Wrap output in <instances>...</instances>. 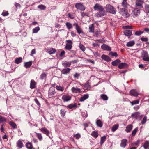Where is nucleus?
Returning a JSON list of instances; mask_svg holds the SVG:
<instances>
[{
    "instance_id": "obj_24",
    "label": "nucleus",
    "mask_w": 149,
    "mask_h": 149,
    "mask_svg": "<svg viewBox=\"0 0 149 149\" xmlns=\"http://www.w3.org/2000/svg\"><path fill=\"white\" fill-rule=\"evenodd\" d=\"M36 83L33 80L31 81L30 84V88L31 89L34 88L36 86Z\"/></svg>"
},
{
    "instance_id": "obj_46",
    "label": "nucleus",
    "mask_w": 149,
    "mask_h": 149,
    "mask_svg": "<svg viewBox=\"0 0 149 149\" xmlns=\"http://www.w3.org/2000/svg\"><path fill=\"white\" fill-rule=\"evenodd\" d=\"M56 88L57 90L61 91H63L64 89L63 87H61L60 86L58 85L56 86Z\"/></svg>"
},
{
    "instance_id": "obj_44",
    "label": "nucleus",
    "mask_w": 149,
    "mask_h": 149,
    "mask_svg": "<svg viewBox=\"0 0 149 149\" xmlns=\"http://www.w3.org/2000/svg\"><path fill=\"white\" fill-rule=\"evenodd\" d=\"M46 76L47 74L45 73H42L40 75V78L41 79H45Z\"/></svg>"
},
{
    "instance_id": "obj_64",
    "label": "nucleus",
    "mask_w": 149,
    "mask_h": 149,
    "mask_svg": "<svg viewBox=\"0 0 149 149\" xmlns=\"http://www.w3.org/2000/svg\"><path fill=\"white\" fill-rule=\"evenodd\" d=\"M110 54L113 56L117 57L118 55L116 52L113 53L112 52H111Z\"/></svg>"
},
{
    "instance_id": "obj_22",
    "label": "nucleus",
    "mask_w": 149,
    "mask_h": 149,
    "mask_svg": "<svg viewBox=\"0 0 149 149\" xmlns=\"http://www.w3.org/2000/svg\"><path fill=\"white\" fill-rule=\"evenodd\" d=\"M89 97V95L88 94L84 95L83 96L81 97L79 101L83 102L86 100L88 99Z\"/></svg>"
},
{
    "instance_id": "obj_39",
    "label": "nucleus",
    "mask_w": 149,
    "mask_h": 149,
    "mask_svg": "<svg viewBox=\"0 0 149 149\" xmlns=\"http://www.w3.org/2000/svg\"><path fill=\"white\" fill-rule=\"evenodd\" d=\"M127 0H123V1L122 3V5L123 7L127 8L128 4L127 2Z\"/></svg>"
},
{
    "instance_id": "obj_41",
    "label": "nucleus",
    "mask_w": 149,
    "mask_h": 149,
    "mask_svg": "<svg viewBox=\"0 0 149 149\" xmlns=\"http://www.w3.org/2000/svg\"><path fill=\"white\" fill-rule=\"evenodd\" d=\"M130 102L132 105H134L138 104L139 101V100H137L133 101L132 102H131V101H130Z\"/></svg>"
},
{
    "instance_id": "obj_53",
    "label": "nucleus",
    "mask_w": 149,
    "mask_h": 149,
    "mask_svg": "<svg viewBox=\"0 0 149 149\" xmlns=\"http://www.w3.org/2000/svg\"><path fill=\"white\" fill-rule=\"evenodd\" d=\"M91 135L93 137H94L95 138H96L98 136V134L97 132L95 131H94L92 133Z\"/></svg>"
},
{
    "instance_id": "obj_15",
    "label": "nucleus",
    "mask_w": 149,
    "mask_h": 149,
    "mask_svg": "<svg viewBox=\"0 0 149 149\" xmlns=\"http://www.w3.org/2000/svg\"><path fill=\"white\" fill-rule=\"evenodd\" d=\"M130 92L131 95L134 96H136L139 95L138 92L134 89H132L130 90Z\"/></svg>"
},
{
    "instance_id": "obj_34",
    "label": "nucleus",
    "mask_w": 149,
    "mask_h": 149,
    "mask_svg": "<svg viewBox=\"0 0 149 149\" xmlns=\"http://www.w3.org/2000/svg\"><path fill=\"white\" fill-rule=\"evenodd\" d=\"M40 30V28L39 26L36 27L33 29L32 33H37Z\"/></svg>"
},
{
    "instance_id": "obj_57",
    "label": "nucleus",
    "mask_w": 149,
    "mask_h": 149,
    "mask_svg": "<svg viewBox=\"0 0 149 149\" xmlns=\"http://www.w3.org/2000/svg\"><path fill=\"white\" fill-rule=\"evenodd\" d=\"M84 87L87 90L91 88V86L88 83L84 85Z\"/></svg>"
},
{
    "instance_id": "obj_12",
    "label": "nucleus",
    "mask_w": 149,
    "mask_h": 149,
    "mask_svg": "<svg viewBox=\"0 0 149 149\" xmlns=\"http://www.w3.org/2000/svg\"><path fill=\"white\" fill-rule=\"evenodd\" d=\"M105 14V12L103 10H100L96 14V17H100L104 16Z\"/></svg>"
},
{
    "instance_id": "obj_26",
    "label": "nucleus",
    "mask_w": 149,
    "mask_h": 149,
    "mask_svg": "<svg viewBox=\"0 0 149 149\" xmlns=\"http://www.w3.org/2000/svg\"><path fill=\"white\" fill-rule=\"evenodd\" d=\"M121 61L119 59H117L113 61L111 63L112 65L114 66H117L119 63H120Z\"/></svg>"
},
{
    "instance_id": "obj_19",
    "label": "nucleus",
    "mask_w": 149,
    "mask_h": 149,
    "mask_svg": "<svg viewBox=\"0 0 149 149\" xmlns=\"http://www.w3.org/2000/svg\"><path fill=\"white\" fill-rule=\"evenodd\" d=\"M127 140L126 139L122 140L120 144L121 147L125 148L127 145Z\"/></svg>"
},
{
    "instance_id": "obj_14",
    "label": "nucleus",
    "mask_w": 149,
    "mask_h": 149,
    "mask_svg": "<svg viewBox=\"0 0 149 149\" xmlns=\"http://www.w3.org/2000/svg\"><path fill=\"white\" fill-rule=\"evenodd\" d=\"M101 48L104 50L110 51L111 50V48L110 47L105 44H103L102 45Z\"/></svg>"
},
{
    "instance_id": "obj_5",
    "label": "nucleus",
    "mask_w": 149,
    "mask_h": 149,
    "mask_svg": "<svg viewBox=\"0 0 149 149\" xmlns=\"http://www.w3.org/2000/svg\"><path fill=\"white\" fill-rule=\"evenodd\" d=\"M56 92L55 88L53 87H51L49 90L48 96L49 98L52 97L55 94Z\"/></svg>"
},
{
    "instance_id": "obj_58",
    "label": "nucleus",
    "mask_w": 149,
    "mask_h": 149,
    "mask_svg": "<svg viewBox=\"0 0 149 149\" xmlns=\"http://www.w3.org/2000/svg\"><path fill=\"white\" fill-rule=\"evenodd\" d=\"M145 7L146 11L149 13V5L146 4Z\"/></svg>"
},
{
    "instance_id": "obj_13",
    "label": "nucleus",
    "mask_w": 149,
    "mask_h": 149,
    "mask_svg": "<svg viewBox=\"0 0 149 149\" xmlns=\"http://www.w3.org/2000/svg\"><path fill=\"white\" fill-rule=\"evenodd\" d=\"M47 53L50 54H54L56 52V49L54 48H53L52 47H50L47 48Z\"/></svg>"
},
{
    "instance_id": "obj_28",
    "label": "nucleus",
    "mask_w": 149,
    "mask_h": 149,
    "mask_svg": "<svg viewBox=\"0 0 149 149\" xmlns=\"http://www.w3.org/2000/svg\"><path fill=\"white\" fill-rule=\"evenodd\" d=\"M65 25L67 28L68 30L72 29L73 27L72 24L69 22H66Z\"/></svg>"
},
{
    "instance_id": "obj_23",
    "label": "nucleus",
    "mask_w": 149,
    "mask_h": 149,
    "mask_svg": "<svg viewBox=\"0 0 149 149\" xmlns=\"http://www.w3.org/2000/svg\"><path fill=\"white\" fill-rule=\"evenodd\" d=\"M101 58L102 59L107 61V62H109L111 60L110 58L108 56L104 54L102 55Z\"/></svg>"
},
{
    "instance_id": "obj_54",
    "label": "nucleus",
    "mask_w": 149,
    "mask_h": 149,
    "mask_svg": "<svg viewBox=\"0 0 149 149\" xmlns=\"http://www.w3.org/2000/svg\"><path fill=\"white\" fill-rule=\"evenodd\" d=\"M66 111L63 109H61L60 110V114L61 116L64 117Z\"/></svg>"
},
{
    "instance_id": "obj_4",
    "label": "nucleus",
    "mask_w": 149,
    "mask_h": 149,
    "mask_svg": "<svg viewBox=\"0 0 149 149\" xmlns=\"http://www.w3.org/2000/svg\"><path fill=\"white\" fill-rule=\"evenodd\" d=\"M140 13V10L138 8H136L132 11L131 14L134 17H137L139 15Z\"/></svg>"
},
{
    "instance_id": "obj_45",
    "label": "nucleus",
    "mask_w": 149,
    "mask_h": 149,
    "mask_svg": "<svg viewBox=\"0 0 149 149\" xmlns=\"http://www.w3.org/2000/svg\"><path fill=\"white\" fill-rule=\"evenodd\" d=\"M26 146L28 149H32L33 146L29 142H28L26 144Z\"/></svg>"
},
{
    "instance_id": "obj_43",
    "label": "nucleus",
    "mask_w": 149,
    "mask_h": 149,
    "mask_svg": "<svg viewBox=\"0 0 149 149\" xmlns=\"http://www.w3.org/2000/svg\"><path fill=\"white\" fill-rule=\"evenodd\" d=\"M9 124L13 129H15L17 128L16 125L14 122L10 121L9 122Z\"/></svg>"
},
{
    "instance_id": "obj_52",
    "label": "nucleus",
    "mask_w": 149,
    "mask_h": 149,
    "mask_svg": "<svg viewBox=\"0 0 149 149\" xmlns=\"http://www.w3.org/2000/svg\"><path fill=\"white\" fill-rule=\"evenodd\" d=\"M6 119L4 117L0 116V123L6 122Z\"/></svg>"
},
{
    "instance_id": "obj_21",
    "label": "nucleus",
    "mask_w": 149,
    "mask_h": 149,
    "mask_svg": "<svg viewBox=\"0 0 149 149\" xmlns=\"http://www.w3.org/2000/svg\"><path fill=\"white\" fill-rule=\"evenodd\" d=\"M96 123L97 126L98 127H101L103 125L102 122L98 119H97Z\"/></svg>"
},
{
    "instance_id": "obj_42",
    "label": "nucleus",
    "mask_w": 149,
    "mask_h": 149,
    "mask_svg": "<svg viewBox=\"0 0 149 149\" xmlns=\"http://www.w3.org/2000/svg\"><path fill=\"white\" fill-rule=\"evenodd\" d=\"M118 124H115L112 127L111 130L114 132L116 131L118 127Z\"/></svg>"
},
{
    "instance_id": "obj_30",
    "label": "nucleus",
    "mask_w": 149,
    "mask_h": 149,
    "mask_svg": "<svg viewBox=\"0 0 149 149\" xmlns=\"http://www.w3.org/2000/svg\"><path fill=\"white\" fill-rule=\"evenodd\" d=\"M140 116V113L139 112H136L132 114V117L137 119Z\"/></svg>"
},
{
    "instance_id": "obj_59",
    "label": "nucleus",
    "mask_w": 149,
    "mask_h": 149,
    "mask_svg": "<svg viewBox=\"0 0 149 149\" xmlns=\"http://www.w3.org/2000/svg\"><path fill=\"white\" fill-rule=\"evenodd\" d=\"M88 15L87 13H85L82 12L81 13V16L82 17H84L85 16H88Z\"/></svg>"
},
{
    "instance_id": "obj_31",
    "label": "nucleus",
    "mask_w": 149,
    "mask_h": 149,
    "mask_svg": "<svg viewBox=\"0 0 149 149\" xmlns=\"http://www.w3.org/2000/svg\"><path fill=\"white\" fill-rule=\"evenodd\" d=\"M124 33L126 36H130L132 35V31L129 30H125L124 31Z\"/></svg>"
},
{
    "instance_id": "obj_50",
    "label": "nucleus",
    "mask_w": 149,
    "mask_h": 149,
    "mask_svg": "<svg viewBox=\"0 0 149 149\" xmlns=\"http://www.w3.org/2000/svg\"><path fill=\"white\" fill-rule=\"evenodd\" d=\"M77 106V104L75 103L73 104H70L68 106V107L69 109H71L73 108L76 107Z\"/></svg>"
},
{
    "instance_id": "obj_56",
    "label": "nucleus",
    "mask_w": 149,
    "mask_h": 149,
    "mask_svg": "<svg viewBox=\"0 0 149 149\" xmlns=\"http://www.w3.org/2000/svg\"><path fill=\"white\" fill-rule=\"evenodd\" d=\"M38 138L40 140H41L42 138V134L40 133H36Z\"/></svg>"
},
{
    "instance_id": "obj_2",
    "label": "nucleus",
    "mask_w": 149,
    "mask_h": 149,
    "mask_svg": "<svg viewBox=\"0 0 149 149\" xmlns=\"http://www.w3.org/2000/svg\"><path fill=\"white\" fill-rule=\"evenodd\" d=\"M119 12L123 17L127 18L130 16L127 10L125 8L120 9Z\"/></svg>"
},
{
    "instance_id": "obj_11",
    "label": "nucleus",
    "mask_w": 149,
    "mask_h": 149,
    "mask_svg": "<svg viewBox=\"0 0 149 149\" xmlns=\"http://www.w3.org/2000/svg\"><path fill=\"white\" fill-rule=\"evenodd\" d=\"M72 91L74 93H79L81 92V90L77 86H74L71 88Z\"/></svg>"
},
{
    "instance_id": "obj_29",
    "label": "nucleus",
    "mask_w": 149,
    "mask_h": 149,
    "mask_svg": "<svg viewBox=\"0 0 149 149\" xmlns=\"http://www.w3.org/2000/svg\"><path fill=\"white\" fill-rule=\"evenodd\" d=\"M40 130L42 132L46 134L47 135H48L49 133V131L45 128H42L40 129Z\"/></svg>"
},
{
    "instance_id": "obj_38",
    "label": "nucleus",
    "mask_w": 149,
    "mask_h": 149,
    "mask_svg": "<svg viewBox=\"0 0 149 149\" xmlns=\"http://www.w3.org/2000/svg\"><path fill=\"white\" fill-rule=\"evenodd\" d=\"M89 31L90 32L93 33L94 31V27L93 24L90 25L89 28Z\"/></svg>"
},
{
    "instance_id": "obj_17",
    "label": "nucleus",
    "mask_w": 149,
    "mask_h": 149,
    "mask_svg": "<svg viewBox=\"0 0 149 149\" xmlns=\"http://www.w3.org/2000/svg\"><path fill=\"white\" fill-rule=\"evenodd\" d=\"M62 65L64 67H70L71 65V62L67 61H64L62 62Z\"/></svg>"
},
{
    "instance_id": "obj_60",
    "label": "nucleus",
    "mask_w": 149,
    "mask_h": 149,
    "mask_svg": "<svg viewBox=\"0 0 149 149\" xmlns=\"http://www.w3.org/2000/svg\"><path fill=\"white\" fill-rule=\"evenodd\" d=\"M8 14V11H3L2 13V15L4 16H6Z\"/></svg>"
},
{
    "instance_id": "obj_61",
    "label": "nucleus",
    "mask_w": 149,
    "mask_h": 149,
    "mask_svg": "<svg viewBox=\"0 0 149 149\" xmlns=\"http://www.w3.org/2000/svg\"><path fill=\"white\" fill-rule=\"evenodd\" d=\"M74 137L76 139H79L81 135L77 133L74 135Z\"/></svg>"
},
{
    "instance_id": "obj_63",
    "label": "nucleus",
    "mask_w": 149,
    "mask_h": 149,
    "mask_svg": "<svg viewBox=\"0 0 149 149\" xmlns=\"http://www.w3.org/2000/svg\"><path fill=\"white\" fill-rule=\"evenodd\" d=\"M34 101L36 103V104L39 107H40V104L39 103L38 101L37 98H35L34 100Z\"/></svg>"
},
{
    "instance_id": "obj_62",
    "label": "nucleus",
    "mask_w": 149,
    "mask_h": 149,
    "mask_svg": "<svg viewBox=\"0 0 149 149\" xmlns=\"http://www.w3.org/2000/svg\"><path fill=\"white\" fill-rule=\"evenodd\" d=\"M140 39L142 41L144 42H147L148 40V39L147 38H144V37L141 38Z\"/></svg>"
},
{
    "instance_id": "obj_3",
    "label": "nucleus",
    "mask_w": 149,
    "mask_h": 149,
    "mask_svg": "<svg viewBox=\"0 0 149 149\" xmlns=\"http://www.w3.org/2000/svg\"><path fill=\"white\" fill-rule=\"evenodd\" d=\"M75 7L77 9L81 11H84L86 9L85 7L81 3H76L75 4Z\"/></svg>"
},
{
    "instance_id": "obj_27",
    "label": "nucleus",
    "mask_w": 149,
    "mask_h": 149,
    "mask_svg": "<svg viewBox=\"0 0 149 149\" xmlns=\"http://www.w3.org/2000/svg\"><path fill=\"white\" fill-rule=\"evenodd\" d=\"M135 43V42L133 41H130L127 42L126 45L128 47H131L133 46Z\"/></svg>"
},
{
    "instance_id": "obj_55",
    "label": "nucleus",
    "mask_w": 149,
    "mask_h": 149,
    "mask_svg": "<svg viewBox=\"0 0 149 149\" xmlns=\"http://www.w3.org/2000/svg\"><path fill=\"white\" fill-rule=\"evenodd\" d=\"M147 118L146 116L143 118L141 122V124L142 125H144L145 123L147 121Z\"/></svg>"
},
{
    "instance_id": "obj_10",
    "label": "nucleus",
    "mask_w": 149,
    "mask_h": 149,
    "mask_svg": "<svg viewBox=\"0 0 149 149\" xmlns=\"http://www.w3.org/2000/svg\"><path fill=\"white\" fill-rule=\"evenodd\" d=\"M143 2V0H136V6L140 8H143L142 4Z\"/></svg>"
},
{
    "instance_id": "obj_7",
    "label": "nucleus",
    "mask_w": 149,
    "mask_h": 149,
    "mask_svg": "<svg viewBox=\"0 0 149 149\" xmlns=\"http://www.w3.org/2000/svg\"><path fill=\"white\" fill-rule=\"evenodd\" d=\"M93 8L95 10H103L104 9V7L100 4L97 3H96L93 7Z\"/></svg>"
},
{
    "instance_id": "obj_33",
    "label": "nucleus",
    "mask_w": 149,
    "mask_h": 149,
    "mask_svg": "<svg viewBox=\"0 0 149 149\" xmlns=\"http://www.w3.org/2000/svg\"><path fill=\"white\" fill-rule=\"evenodd\" d=\"M22 61V58L21 57L17 58L15 60V63L16 64L20 63Z\"/></svg>"
},
{
    "instance_id": "obj_37",
    "label": "nucleus",
    "mask_w": 149,
    "mask_h": 149,
    "mask_svg": "<svg viewBox=\"0 0 149 149\" xmlns=\"http://www.w3.org/2000/svg\"><path fill=\"white\" fill-rule=\"evenodd\" d=\"M100 97L101 99L105 101L107 100L108 99V97L105 94H102L100 95Z\"/></svg>"
},
{
    "instance_id": "obj_9",
    "label": "nucleus",
    "mask_w": 149,
    "mask_h": 149,
    "mask_svg": "<svg viewBox=\"0 0 149 149\" xmlns=\"http://www.w3.org/2000/svg\"><path fill=\"white\" fill-rule=\"evenodd\" d=\"M73 25L75 26V29L79 34H80L81 33H83L82 29L77 23H74Z\"/></svg>"
},
{
    "instance_id": "obj_16",
    "label": "nucleus",
    "mask_w": 149,
    "mask_h": 149,
    "mask_svg": "<svg viewBox=\"0 0 149 149\" xmlns=\"http://www.w3.org/2000/svg\"><path fill=\"white\" fill-rule=\"evenodd\" d=\"M128 66L127 64L125 63H122L118 65V67L120 69L127 68Z\"/></svg>"
},
{
    "instance_id": "obj_51",
    "label": "nucleus",
    "mask_w": 149,
    "mask_h": 149,
    "mask_svg": "<svg viewBox=\"0 0 149 149\" xmlns=\"http://www.w3.org/2000/svg\"><path fill=\"white\" fill-rule=\"evenodd\" d=\"M138 130V128H136L133 131L132 133V136H135L137 131Z\"/></svg>"
},
{
    "instance_id": "obj_36",
    "label": "nucleus",
    "mask_w": 149,
    "mask_h": 149,
    "mask_svg": "<svg viewBox=\"0 0 149 149\" xmlns=\"http://www.w3.org/2000/svg\"><path fill=\"white\" fill-rule=\"evenodd\" d=\"M17 145L19 148H21L23 146V144L22 142L20 140H18L17 142Z\"/></svg>"
},
{
    "instance_id": "obj_32",
    "label": "nucleus",
    "mask_w": 149,
    "mask_h": 149,
    "mask_svg": "<svg viewBox=\"0 0 149 149\" xmlns=\"http://www.w3.org/2000/svg\"><path fill=\"white\" fill-rule=\"evenodd\" d=\"M144 149H149V142L146 141L143 146Z\"/></svg>"
},
{
    "instance_id": "obj_18",
    "label": "nucleus",
    "mask_w": 149,
    "mask_h": 149,
    "mask_svg": "<svg viewBox=\"0 0 149 149\" xmlns=\"http://www.w3.org/2000/svg\"><path fill=\"white\" fill-rule=\"evenodd\" d=\"M71 69L69 68H64L62 70L61 72L63 74H66L69 73Z\"/></svg>"
},
{
    "instance_id": "obj_47",
    "label": "nucleus",
    "mask_w": 149,
    "mask_h": 149,
    "mask_svg": "<svg viewBox=\"0 0 149 149\" xmlns=\"http://www.w3.org/2000/svg\"><path fill=\"white\" fill-rule=\"evenodd\" d=\"M79 47L80 49L83 52H84L85 50L86 49L85 47L81 43H80L79 44Z\"/></svg>"
},
{
    "instance_id": "obj_49",
    "label": "nucleus",
    "mask_w": 149,
    "mask_h": 149,
    "mask_svg": "<svg viewBox=\"0 0 149 149\" xmlns=\"http://www.w3.org/2000/svg\"><path fill=\"white\" fill-rule=\"evenodd\" d=\"M38 8L41 10H45V9L46 7L44 5L41 4L38 6Z\"/></svg>"
},
{
    "instance_id": "obj_40",
    "label": "nucleus",
    "mask_w": 149,
    "mask_h": 149,
    "mask_svg": "<svg viewBox=\"0 0 149 149\" xmlns=\"http://www.w3.org/2000/svg\"><path fill=\"white\" fill-rule=\"evenodd\" d=\"M106 139V136H103L101 137L100 139V143L101 145H102V144L104 143Z\"/></svg>"
},
{
    "instance_id": "obj_25",
    "label": "nucleus",
    "mask_w": 149,
    "mask_h": 149,
    "mask_svg": "<svg viewBox=\"0 0 149 149\" xmlns=\"http://www.w3.org/2000/svg\"><path fill=\"white\" fill-rule=\"evenodd\" d=\"M32 61H30L28 62H25L24 63V66L26 68H29L32 65Z\"/></svg>"
},
{
    "instance_id": "obj_35",
    "label": "nucleus",
    "mask_w": 149,
    "mask_h": 149,
    "mask_svg": "<svg viewBox=\"0 0 149 149\" xmlns=\"http://www.w3.org/2000/svg\"><path fill=\"white\" fill-rule=\"evenodd\" d=\"M141 54L143 58L148 57V54L147 52L145 51H143Z\"/></svg>"
},
{
    "instance_id": "obj_1",
    "label": "nucleus",
    "mask_w": 149,
    "mask_h": 149,
    "mask_svg": "<svg viewBox=\"0 0 149 149\" xmlns=\"http://www.w3.org/2000/svg\"><path fill=\"white\" fill-rule=\"evenodd\" d=\"M105 8L107 12L113 14H115L116 13V9L110 4H107L105 6Z\"/></svg>"
},
{
    "instance_id": "obj_20",
    "label": "nucleus",
    "mask_w": 149,
    "mask_h": 149,
    "mask_svg": "<svg viewBox=\"0 0 149 149\" xmlns=\"http://www.w3.org/2000/svg\"><path fill=\"white\" fill-rule=\"evenodd\" d=\"M132 125L130 124L128 125L126 127V129L125 130V131L127 133L130 132L132 130Z\"/></svg>"
},
{
    "instance_id": "obj_6",
    "label": "nucleus",
    "mask_w": 149,
    "mask_h": 149,
    "mask_svg": "<svg viewBox=\"0 0 149 149\" xmlns=\"http://www.w3.org/2000/svg\"><path fill=\"white\" fill-rule=\"evenodd\" d=\"M67 44H66L65 48L66 49L70 50L72 47V41L70 40H66Z\"/></svg>"
},
{
    "instance_id": "obj_48",
    "label": "nucleus",
    "mask_w": 149,
    "mask_h": 149,
    "mask_svg": "<svg viewBox=\"0 0 149 149\" xmlns=\"http://www.w3.org/2000/svg\"><path fill=\"white\" fill-rule=\"evenodd\" d=\"M143 31L139 30V31H136L134 34L136 36H140L143 34Z\"/></svg>"
},
{
    "instance_id": "obj_8",
    "label": "nucleus",
    "mask_w": 149,
    "mask_h": 149,
    "mask_svg": "<svg viewBox=\"0 0 149 149\" xmlns=\"http://www.w3.org/2000/svg\"><path fill=\"white\" fill-rule=\"evenodd\" d=\"M71 96L68 95H65L62 96V99L64 102H68L71 100Z\"/></svg>"
}]
</instances>
